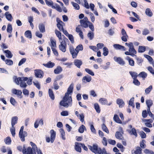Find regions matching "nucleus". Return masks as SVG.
<instances>
[{"instance_id":"obj_37","label":"nucleus","mask_w":154,"mask_h":154,"mask_svg":"<svg viewBox=\"0 0 154 154\" xmlns=\"http://www.w3.org/2000/svg\"><path fill=\"white\" fill-rule=\"evenodd\" d=\"M55 33L56 35L58 37L59 41L62 40V36L61 32L58 30H55Z\"/></svg>"},{"instance_id":"obj_56","label":"nucleus","mask_w":154,"mask_h":154,"mask_svg":"<svg viewBox=\"0 0 154 154\" xmlns=\"http://www.w3.org/2000/svg\"><path fill=\"white\" fill-rule=\"evenodd\" d=\"M149 33V30L147 29H143L142 32V34L143 35H146Z\"/></svg>"},{"instance_id":"obj_40","label":"nucleus","mask_w":154,"mask_h":154,"mask_svg":"<svg viewBox=\"0 0 154 154\" xmlns=\"http://www.w3.org/2000/svg\"><path fill=\"white\" fill-rule=\"evenodd\" d=\"M146 102L147 106L151 107L153 104L152 101L151 100H147Z\"/></svg>"},{"instance_id":"obj_13","label":"nucleus","mask_w":154,"mask_h":154,"mask_svg":"<svg viewBox=\"0 0 154 154\" xmlns=\"http://www.w3.org/2000/svg\"><path fill=\"white\" fill-rule=\"evenodd\" d=\"M127 131L128 133L131 135H134L136 137L137 136L136 130L134 128H132L131 129L127 130Z\"/></svg>"},{"instance_id":"obj_23","label":"nucleus","mask_w":154,"mask_h":154,"mask_svg":"<svg viewBox=\"0 0 154 154\" xmlns=\"http://www.w3.org/2000/svg\"><path fill=\"white\" fill-rule=\"evenodd\" d=\"M18 118L17 116L13 117L11 119V125L12 127H14L15 125L17 123Z\"/></svg>"},{"instance_id":"obj_6","label":"nucleus","mask_w":154,"mask_h":154,"mask_svg":"<svg viewBox=\"0 0 154 154\" xmlns=\"http://www.w3.org/2000/svg\"><path fill=\"white\" fill-rule=\"evenodd\" d=\"M90 22L88 20V19L87 17H85L82 20H80V23L81 26L85 28H87L88 27V24Z\"/></svg>"},{"instance_id":"obj_51","label":"nucleus","mask_w":154,"mask_h":154,"mask_svg":"<svg viewBox=\"0 0 154 154\" xmlns=\"http://www.w3.org/2000/svg\"><path fill=\"white\" fill-rule=\"evenodd\" d=\"M134 97L131 98L130 100L129 105L132 106L133 108H134V105L133 104L134 101Z\"/></svg>"},{"instance_id":"obj_43","label":"nucleus","mask_w":154,"mask_h":154,"mask_svg":"<svg viewBox=\"0 0 154 154\" xmlns=\"http://www.w3.org/2000/svg\"><path fill=\"white\" fill-rule=\"evenodd\" d=\"M129 73L133 79H136L137 76V74L135 72L130 71Z\"/></svg>"},{"instance_id":"obj_11","label":"nucleus","mask_w":154,"mask_h":154,"mask_svg":"<svg viewBox=\"0 0 154 154\" xmlns=\"http://www.w3.org/2000/svg\"><path fill=\"white\" fill-rule=\"evenodd\" d=\"M82 143L79 142H75V150L79 152H81V146L82 147Z\"/></svg>"},{"instance_id":"obj_61","label":"nucleus","mask_w":154,"mask_h":154,"mask_svg":"<svg viewBox=\"0 0 154 154\" xmlns=\"http://www.w3.org/2000/svg\"><path fill=\"white\" fill-rule=\"evenodd\" d=\"M33 84L38 89H40V85L38 82H33Z\"/></svg>"},{"instance_id":"obj_33","label":"nucleus","mask_w":154,"mask_h":154,"mask_svg":"<svg viewBox=\"0 0 154 154\" xmlns=\"http://www.w3.org/2000/svg\"><path fill=\"white\" fill-rule=\"evenodd\" d=\"M152 86L151 85H150L148 88L145 89V93L146 94H149L152 90Z\"/></svg>"},{"instance_id":"obj_7","label":"nucleus","mask_w":154,"mask_h":154,"mask_svg":"<svg viewBox=\"0 0 154 154\" xmlns=\"http://www.w3.org/2000/svg\"><path fill=\"white\" fill-rule=\"evenodd\" d=\"M23 154H36V151L33 150L30 147L23 149Z\"/></svg>"},{"instance_id":"obj_54","label":"nucleus","mask_w":154,"mask_h":154,"mask_svg":"<svg viewBox=\"0 0 154 154\" xmlns=\"http://www.w3.org/2000/svg\"><path fill=\"white\" fill-rule=\"evenodd\" d=\"M85 128V127L83 125H82L79 128V131L80 133H83L84 131V129Z\"/></svg>"},{"instance_id":"obj_41","label":"nucleus","mask_w":154,"mask_h":154,"mask_svg":"<svg viewBox=\"0 0 154 154\" xmlns=\"http://www.w3.org/2000/svg\"><path fill=\"white\" fill-rule=\"evenodd\" d=\"M12 30V25L11 24L9 23L8 24L7 28V31L8 32L11 33Z\"/></svg>"},{"instance_id":"obj_19","label":"nucleus","mask_w":154,"mask_h":154,"mask_svg":"<svg viewBox=\"0 0 154 154\" xmlns=\"http://www.w3.org/2000/svg\"><path fill=\"white\" fill-rule=\"evenodd\" d=\"M51 45L50 46L51 49L54 48H56L57 45L56 41L55 40L51 39H50Z\"/></svg>"},{"instance_id":"obj_10","label":"nucleus","mask_w":154,"mask_h":154,"mask_svg":"<svg viewBox=\"0 0 154 154\" xmlns=\"http://www.w3.org/2000/svg\"><path fill=\"white\" fill-rule=\"evenodd\" d=\"M12 92L13 93L16 94L19 98H21L22 97V92L20 90L13 89L12 90Z\"/></svg>"},{"instance_id":"obj_50","label":"nucleus","mask_w":154,"mask_h":154,"mask_svg":"<svg viewBox=\"0 0 154 154\" xmlns=\"http://www.w3.org/2000/svg\"><path fill=\"white\" fill-rule=\"evenodd\" d=\"M85 70L87 73L91 75H94V72L91 70L88 69L86 68L85 69Z\"/></svg>"},{"instance_id":"obj_8","label":"nucleus","mask_w":154,"mask_h":154,"mask_svg":"<svg viewBox=\"0 0 154 154\" xmlns=\"http://www.w3.org/2000/svg\"><path fill=\"white\" fill-rule=\"evenodd\" d=\"M35 75L37 78H42L43 76V72L40 69H36L34 70Z\"/></svg>"},{"instance_id":"obj_12","label":"nucleus","mask_w":154,"mask_h":154,"mask_svg":"<svg viewBox=\"0 0 154 154\" xmlns=\"http://www.w3.org/2000/svg\"><path fill=\"white\" fill-rule=\"evenodd\" d=\"M27 133L25 131L19 132V137L20 138L21 140L22 141H25V137L27 136Z\"/></svg>"},{"instance_id":"obj_15","label":"nucleus","mask_w":154,"mask_h":154,"mask_svg":"<svg viewBox=\"0 0 154 154\" xmlns=\"http://www.w3.org/2000/svg\"><path fill=\"white\" fill-rule=\"evenodd\" d=\"M51 134L50 141L51 143H53L55 138L56 133L53 130H51L50 131Z\"/></svg>"},{"instance_id":"obj_62","label":"nucleus","mask_w":154,"mask_h":154,"mask_svg":"<svg viewBox=\"0 0 154 154\" xmlns=\"http://www.w3.org/2000/svg\"><path fill=\"white\" fill-rule=\"evenodd\" d=\"M144 56L145 58H146L148 60V61L149 62H151L153 60V59H152V57L148 55L144 54Z\"/></svg>"},{"instance_id":"obj_14","label":"nucleus","mask_w":154,"mask_h":154,"mask_svg":"<svg viewBox=\"0 0 154 154\" xmlns=\"http://www.w3.org/2000/svg\"><path fill=\"white\" fill-rule=\"evenodd\" d=\"M66 44L62 43V42H60V44L59 45V50L63 52H65L66 51Z\"/></svg>"},{"instance_id":"obj_60","label":"nucleus","mask_w":154,"mask_h":154,"mask_svg":"<svg viewBox=\"0 0 154 154\" xmlns=\"http://www.w3.org/2000/svg\"><path fill=\"white\" fill-rule=\"evenodd\" d=\"M145 140H142V141L140 142V147L144 149L146 147V145L145 144Z\"/></svg>"},{"instance_id":"obj_44","label":"nucleus","mask_w":154,"mask_h":154,"mask_svg":"<svg viewBox=\"0 0 154 154\" xmlns=\"http://www.w3.org/2000/svg\"><path fill=\"white\" fill-rule=\"evenodd\" d=\"M102 128L103 131L107 134H108L109 133V130L106 126V125L104 124H103L102 125Z\"/></svg>"},{"instance_id":"obj_49","label":"nucleus","mask_w":154,"mask_h":154,"mask_svg":"<svg viewBox=\"0 0 154 154\" xmlns=\"http://www.w3.org/2000/svg\"><path fill=\"white\" fill-rule=\"evenodd\" d=\"M109 53V51L105 47H104L103 48V54L104 56H107Z\"/></svg>"},{"instance_id":"obj_64","label":"nucleus","mask_w":154,"mask_h":154,"mask_svg":"<svg viewBox=\"0 0 154 154\" xmlns=\"http://www.w3.org/2000/svg\"><path fill=\"white\" fill-rule=\"evenodd\" d=\"M78 118L82 122H83L84 121V116L83 114L82 113L79 115Z\"/></svg>"},{"instance_id":"obj_31","label":"nucleus","mask_w":154,"mask_h":154,"mask_svg":"<svg viewBox=\"0 0 154 154\" xmlns=\"http://www.w3.org/2000/svg\"><path fill=\"white\" fill-rule=\"evenodd\" d=\"M91 77L90 76H85L82 79V81L83 82H85V80L86 82H89L91 80Z\"/></svg>"},{"instance_id":"obj_4","label":"nucleus","mask_w":154,"mask_h":154,"mask_svg":"<svg viewBox=\"0 0 154 154\" xmlns=\"http://www.w3.org/2000/svg\"><path fill=\"white\" fill-rule=\"evenodd\" d=\"M69 49L70 52L72 55V58H76L79 51L83 50V47L82 45H79L77 46L75 49L73 46H69Z\"/></svg>"},{"instance_id":"obj_20","label":"nucleus","mask_w":154,"mask_h":154,"mask_svg":"<svg viewBox=\"0 0 154 154\" xmlns=\"http://www.w3.org/2000/svg\"><path fill=\"white\" fill-rule=\"evenodd\" d=\"M43 65L44 66L47 67L48 68H52L54 66L55 64L51 61H49L46 64L44 63Z\"/></svg>"},{"instance_id":"obj_25","label":"nucleus","mask_w":154,"mask_h":154,"mask_svg":"<svg viewBox=\"0 0 154 154\" xmlns=\"http://www.w3.org/2000/svg\"><path fill=\"white\" fill-rule=\"evenodd\" d=\"M82 62L80 60H76L74 61V64L78 68H80L82 64Z\"/></svg>"},{"instance_id":"obj_36","label":"nucleus","mask_w":154,"mask_h":154,"mask_svg":"<svg viewBox=\"0 0 154 154\" xmlns=\"http://www.w3.org/2000/svg\"><path fill=\"white\" fill-rule=\"evenodd\" d=\"M94 107L96 112L98 113H100V109L98 104L97 103H95L94 104Z\"/></svg>"},{"instance_id":"obj_53","label":"nucleus","mask_w":154,"mask_h":154,"mask_svg":"<svg viewBox=\"0 0 154 154\" xmlns=\"http://www.w3.org/2000/svg\"><path fill=\"white\" fill-rule=\"evenodd\" d=\"M140 136L142 138H145L146 137V135L145 133L143 131H140L139 132Z\"/></svg>"},{"instance_id":"obj_38","label":"nucleus","mask_w":154,"mask_h":154,"mask_svg":"<svg viewBox=\"0 0 154 154\" xmlns=\"http://www.w3.org/2000/svg\"><path fill=\"white\" fill-rule=\"evenodd\" d=\"M146 51V48L144 46H139L138 51L139 53H143Z\"/></svg>"},{"instance_id":"obj_42","label":"nucleus","mask_w":154,"mask_h":154,"mask_svg":"<svg viewBox=\"0 0 154 154\" xmlns=\"http://www.w3.org/2000/svg\"><path fill=\"white\" fill-rule=\"evenodd\" d=\"M60 131L62 136V139L63 140H65V132L64 130L63 129L61 128L60 129Z\"/></svg>"},{"instance_id":"obj_2","label":"nucleus","mask_w":154,"mask_h":154,"mask_svg":"<svg viewBox=\"0 0 154 154\" xmlns=\"http://www.w3.org/2000/svg\"><path fill=\"white\" fill-rule=\"evenodd\" d=\"M89 149L93 152L95 154H105V149H102L98 147L97 144H94L92 146H88Z\"/></svg>"},{"instance_id":"obj_35","label":"nucleus","mask_w":154,"mask_h":154,"mask_svg":"<svg viewBox=\"0 0 154 154\" xmlns=\"http://www.w3.org/2000/svg\"><path fill=\"white\" fill-rule=\"evenodd\" d=\"M25 36L29 38H32V34L31 32L29 30H27L25 32Z\"/></svg>"},{"instance_id":"obj_63","label":"nucleus","mask_w":154,"mask_h":154,"mask_svg":"<svg viewBox=\"0 0 154 154\" xmlns=\"http://www.w3.org/2000/svg\"><path fill=\"white\" fill-rule=\"evenodd\" d=\"M89 47L94 52H97L98 50V49H97V48L95 46H90Z\"/></svg>"},{"instance_id":"obj_26","label":"nucleus","mask_w":154,"mask_h":154,"mask_svg":"<svg viewBox=\"0 0 154 154\" xmlns=\"http://www.w3.org/2000/svg\"><path fill=\"white\" fill-rule=\"evenodd\" d=\"M99 102L102 105L107 104L108 101L107 99L104 98H100L99 101Z\"/></svg>"},{"instance_id":"obj_5","label":"nucleus","mask_w":154,"mask_h":154,"mask_svg":"<svg viewBox=\"0 0 154 154\" xmlns=\"http://www.w3.org/2000/svg\"><path fill=\"white\" fill-rule=\"evenodd\" d=\"M125 45L129 48V51L130 52L131 56L134 57L135 55V54H136L137 51L134 48L133 44L132 42H130L129 43H125Z\"/></svg>"},{"instance_id":"obj_24","label":"nucleus","mask_w":154,"mask_h":154,"mask_svg":"<svg viewBox=\"0 0 154 154\" xmlns=\"http://www.w3.org/2000/svg\"><path fill=\"white\" fill-rule=\"evenodd\" d=\"M61 78V76L60 75H59L56 78V80L54 83V88L55 90H57L59 88V86L58 85L56 81L60 79Z\"/></svg>"},{"instance_id":"obj_22","label":"nucleus","mask_w":154,"mask_h":154,"mask_svg":"<svg viewBox=\"0 0 154 154\" xmlns=\"http://www.w3.org/2000/svg\"><path fill=\"white\" fill-rule=\"evenodd\" d=\"M52 8L54 9H56L57 11L59 12H61L62 11V9L59 6V5L57 4H55L54 5L52 6Z\"/></svg>"},{"instance_id":"obj_47","label":"nucleus","mask_w":154,"mask_h":154,"mask_svg":"<svg viewBox=\"0 0 154 154\" xmlns=\"http://www.w3.org/2000/svg\"><path fill=\"white\" fill-rule=\"evenodd\" d=\"M71 4L75 9L77 10H78L80 8L79 6L77 4L73 2H72Z\"/></svg>"},{"instance_id":"obj_29","label":"nucleus","mask_w":154,"mask_h":154,"mask_svg":"<svg viewBox=\"0 0 154 154\" xmlns=\"http://www.w3.org/2000/svg\"><path fill=\"white\" fill-rule=\"evenodd\" d=\"M113 120L117 123L121 124L122 121L119 119L118 115L115 114L113 117Z\"/></svg>"},{"instance_id":"obj_55","label":"nucleus","mask_w":154,"mask_h":154,"mask_svg":"<svg viewBox=\"0 0 154 154\" xmlns=\"http://www.w3.org/2000/svg\"><path fill=\"white\" fill-rule=\"evenodd\" d=\"M10 131L11 132V134L13 137H14L15 136V128L14 127H12L10 129Z\"/></svg>"},{"instance_id":"obj_34","label":"nucleus","mask_w":154,"mask_h":154,"mask_svg":"<svg viewBox=\"0 0 154 154\" xmlns=\"http://www.w3.org/2000/svg\"><path fill=\"white\" fill-rule=\"evenodd\" d=\"M48 94L51 98L53 100H54L55 98L54 94L53 91L51 89H49Z\"/></svg>"},{"instance_id":"obj_27","label":"nucleus","mask_w":154,"mask_h":154,"mask_svg":"<svg viewBox=\"0 0 154 154\" xmlns=\"http://www.w3.org/2000/svg\"><path fill=\"white\" fill-rule=\"evenodd\" d=\"M62 71V69L60 66H58L54 71L55 74H59Z\"/></svg>"},{"instance_id":"obj_45","label":"nucleus","mask_w":154,"mask_h":154,"mask_svg":"<svg viewBox=\"0 0 154 154\" xmlns=\"http://www.w3.org/2000/svg\"><path fill=\"white\" fill-rule=\"evenodd\" d=\"M139 76L143 78H146L147 76V74L144 72H142L140 73Z\"/></svg>"},{"instance_id":"obj_46","label":"nucleus","mask_w":154,"mask_h":154,"mask_svg":"<svg viewBox=\"0 0 154 154\" xmlns=\"http://www.w3.org/2000/svg\"><path fill=\"white\" fill-rule=\"evenodd\" d=\"M94 33L93 32H89L87 35V36L90 40H92L94 37Z\"/></svg>"},{"instance_id":"obj_32","label":"nucleus","mask_w":154,"mask_h":154,"mask_svg":"<svg viewBox=\"0 0 154 154\" xmlns=\"http://www.w3.org/2000/svg\"><path fill=\"white\" fill-rule=\"evenodd\" d=\"M146 14L149 17H151L152 15V13L150 9L149 8L146 9L145 11Z\"/></svg>"},{"instance_id":"obj_30","label":"nucleus","mask_w":154,"mask_h":154,"mask_svg":"<svg viewBox=\"0 0 154 154\" xmlns=\"http://www.w3.org/2000/svg\"><path fill=\"white\" fill-rule=\"evenodd\" d=\"M5 15L6 16L7 19L9 21H11L13 18L11 14H9L8 12H6Z\"/></svg>"},{"instance_id":"obj_39","label":"nucleus","mask_w":154,"mask_h":154,"mask_svg":"<svg viewBox=\"0 0 154 154\" xmlns=\"http://www.w3.org/2000/svg\"><path fill=\"white\" fill-rule=\"evenodd\" d=\"M142 149L140 147H138L137 148L136 150L134 151V153L135 154H142Z\"/></svg>"},{"instance_id":"obj_1","label":"nucleus","mask_w":154,"mask_h":154,"mask_svg":"<svg viewBox=\"0 0 154 154\" xmlns=\"http://www.w3.org/2000/svg\"><path fill=\"white\" fill-rule=\"evenodd\" d=\"M73 88V85L71 84L68 88L67 92L65 94L63 100L60 102V104L61 106L65 107L72 106V98L71 96H69V95L72 92Z\"/></svg>"},{"instance_id":"obj_59","label":"nucleus","mask_w":154,"mask_h":154,"mask_svg":"<svg viewBox=\"0 0 154 154\" xmlns=\"http://www.w3.org/2000/svg\"><path fill=\"white\" fill-rule=\"evenodd\" d=\"M32 78L31 77H29L28 78L27 82V84L29 85H31L32 83Z\"/></svg>"},{"instance_id":"obj_3","label":"nucleus","mask_w":154,"mask_h":154,"mask_svg":"<svg viewBox=\"0 0 154 154\" xmlns=\"http://www.w3.org/2000/svg\"><path fill=\"white\" fill-rule=\"evenodd\" d=\"M15 79V82L17 85H20V86L22 88H25L27 86L25 81H27L28 78L27 77H18L17 78L15 76L14 77Z\"/></svg>"},{"instance_id":"obj_57","label":"nucleus","mask_w":154,"mask_h":154,"mask_svg":"<svg viewBox=\"0 0 154 154\" xmlns=\"http://www.w3.org/2000/svg\"><path fill=\"white\" fill-rule=\"evenodd\" d=\"M67 37L69 39L70 41L72 43H74V38L72 35L69 34Z\"/></svg>"},{"instance_id":"obj_17","label":"nucleus","mask_w":154,"mask_h":154,"mask_svg":"<svg viewBox=\"0 0 154 154\" xmlns=\"http://www.w3.org/2000/svg\"><path fill=\"white\" fill-rule=\"evenodd\" d=\"M113 46L116 50H121L124 51L126 50V48L125 47L119 44H114Z\"/></svg>"},{"instance_id":"obj_28","label":"nucleus","mask_w":154,"mask_h":154,"mask_svg":"<svg viewBox=\"0 0 154 154\" xmlns=\"http://www.w3.org/2000/svg\"><path fill=\"white\" fill-rule=\"evenodd\" d=\"M121 133L117 131L115 134L116 138L122 140L123 138V137Z\"/></svg>"},{"instance_id":"obj_16","label":"nucleus","mask_w":154,"mask_h":154,"mask_svg":"<svg viewBox=\"0 0 154 154\" xmlns=\"http://www.w3.org/2000/svg\"><path fill=\"white\" fill-rule=\"evenodd\" d=\"M38 27L39 31L41 32L44 33L45 31V26L44 24L42 23L39 24Z\"/></svg>"},{"instance_id":"obj_9","label":"nucleus","mask_w":154,"mask_h":154,"mask_svg":"<svg viewBox=\"0 0 154 154\" xmlns=\"http://www.w3.org/2000/svg\"><path fill=\"white\" fill-rule=\"evenodd\" d=\"M115 61L120 65L123 66L125 64V62L120 57L115 56L113 58Z\"/></svg>"},{"instance_id":"obj_52","label":"nucleus","mask_w":154,"mask_h":154,"mask_svg":"<svg viewBox=\"0 0 154 154\" xmlns=\"http://www.w3.org/2000/svg\"><path fill=\"white\" fill-rule=\"evenodd\" d=\"M5 142L6 144L9 145L11 144V138L9 137H7L6 140H5Z\"/></svg>"},{"instance_id":"obj_48","label":"nucleus","mask_w":154,"mask_h":154,"mask_svg":"<svg viewBox=\"0 0 154 154\" xmlns=\"http://www.w3.org/2000/svg\"><path fill=\"white\" fill-rule=\"evenodd\" d=\"M45 2L46 4L49 6H51V7L52 6H53V2L51 0H46L45 1Z\"/></svg>"},{"instance_id":"obj_21","label":"nucleus","mask_w":154,"mask_h":154,"mask_svg":"<svg viewBox=\"0 0 154 154\" xmlns=\"http://www.w3.org/2000/svg\"><path fill=\"white\" fill-rule=\"evenodd\" d=\"M4 52L5 54L6 57L8 58H11L13 56V54L11 51L8 50L5 51Z\"/></svg>"},{"instance_id":"obj_18","label":"nucleus","mask_w":154,"mask_h":154,"mask_svg":"<svg viewBox=\"0 0 154 154\" xmlns=\"http://www.w3.org/2000/svg\"><path fill=\"white\" fill-rule=\"evenodd\" d=\"M116 103L119 105L120 108H122L125 105L124 101L121 99H118L116 100Z\"/></svg>"},{"instance_id":"obj_58","label":"nucleus","mask_w":154,"mask_h":154,"mask_svg":"<svg viewBox=\"0 0 154 154\" xmlns=\"http://www.w3.org/2000/svg\"><path fill=\"white\" fill-rule=\"evenodd\" d=\"M26 58H23L20 61L18 65L19 66H20L22 64L24 63L26 61Z\"/></svg>"}]
</instances>
